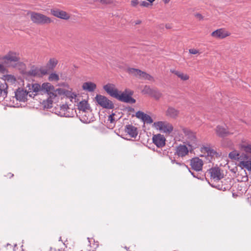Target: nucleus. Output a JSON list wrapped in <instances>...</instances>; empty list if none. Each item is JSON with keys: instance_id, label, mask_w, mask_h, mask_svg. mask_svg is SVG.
<instances>
[{"instance_id": "6e6552de", "label": "nucleus", "mask_w": 251, "mask_h": 251, "mask_svg": "<svg viewBox=\"0 0 251 251\" xmlns=\"http://www.w3.org/2000/svg\"><path fill=\"white\" fill-rule=\"evenodd\" d=\"M95 99L98 103L103 108L112 109L114 107L113 102L104 96L97 95Z\"/></svg>"}, {"instance_id": "412c9836", "label": "nucleus", "mask_w": 251, "mask_h": 251, "mask_svg": "<svg viewBox=\"0 0 251 251\" xmlns=\"http://www.w3.org/2000/svg\"><path fill=\"white\" fill-rule=\"evenodd\" d=\"M126 72L130 75L134 76L138 79H141L142 75L144 72L141 70L133 68H128L126 69Z\"/></svg>"}, {"instance_id": "b1692460", "label": "nucleus", "mask_w": 251, "mask_h": 251, "mask_svg": "<svg viewBox=\"0 0 251 251\" xmlns=\"http://www.w3.org/2000/svg\"><path fill=\"white\" fill-rule=\"evenodd\" d=\"M179 114V111L172 106H169L165 112L167 117L172 119H176L178 116Z\"/></svg>"}, {"instance_id": "a18cd8bd", "label": "nucleus", "mask_w": 251, "mask_h": 251, "mask_svg": "<svg viewBox=\"0 0 251 251\" xmlns=\"http://www.w3.org/2000/svg\"><path fill=\"white\" fill-rule=\"evenodd\" d=\"M238 177H239V179L240 178V181H241L246 182V181H247L248 180V176L247 175V173L245 171H244V175H243V176L241 178L240 177V176L239 175L238 176Z\"/></svg>"}, {"instance_id": "09e8293b", "label": "nucleus", "mask_w": 251, "mask_h": 251, "mask_svg": "<svg viewBox=\"0 0 251 251\" xmlns=\"http://www.w3.org/2000/svg\"><path fill=\"white\" fill-rule=\"evenodd\" d=\"M65 89H66L65 88H60L56 89H55V91L56 92V94L62 95H64Z\"/></svg>"}, {"instance_id": "49530a36", "label": "nucleus", "mask_w": 251, "mask_h": 251, "mask_svg": "<svg viewBox=\"0 0 251 251\" xmlns=\"http://www.w3.org/2000/svg\"><path fill=\"white\" fill-rule=\"evenodd\" d=\"M4 64L3 63H0V73L4 74L5 73L8 72V70L4 66Z\"/></svg>"}, {"instance_id": "864d4df0", "label": "nucleus", "mask_w": 251, "mask_h": 251, "mask_svg": "<svg viewBox=\"0 0 251 251\" xmlns=\"http://www.w3.org/2000/svg\"><path fill=\"white\" fill-rule=\"evenodd\" d=\"M139 4L138 0H131V6L135 7Z\"/></svg>"}, {"instance_id": "bf43d9fd", "label": "nucleus", "mask_w": 251, "mask_h": 251, "mask_svg": "<svg viewBox=\"0 0 251 251\" xmlns=\"http://www.w3.org/2000/svg\"><path fill=\"white\" fill-rule=\"evenodd\" d=\"M41 73L43 75H45V74H47V71L46 70H41Z\"/></svg>"}, {"instance_id": "c03bdc74", "label": "nucleus", "mask_w": 251, "mask_h": 251, "mask_svg": "<svg viewBox=\"0 0 251 251\" xmlns=\"http://www.w3.org/2000/svg\"><path fill=\"white\" fill-rule=\"evenodd\" d=\"M48 98L54 100L57 97V94L56 92L55 91V90L54 91L50 92V93L48 94Z\"/></svg>"}, {"instance_id": "2eb2a0df", "label": "nucleus", "mask_w": 251, "mask_h": 251, "mask_svg": "<svg viewBox=\"0 0 251 251\" xmlns=\"http://www.w3.org/2000/svg\"><path fill=\"white\" fill-rule=\"evenodd\" d=\"M211 178L215 181L219 180L224 177V174L219 168H212L209 170Z\"/></svg>"}, {"instance_id": "9d476101", "label": "nucleus", "mask_w": 251, "mask_h": 251, "mask_svg": "<svg viewBox=\"0 0 251 251\" xmlns=\"http://www.w3.org/2000/svg\"><path fill=\"white\" fill-rule=\"evenodd\" d=\"M230 32L224 28L217 29L211 33V36L217 39H223L230 35Z\"/></svg>"}, {"instance_id": "5fc2aeb1", "label": "nucleus", "mask_w": 251, "mask_h": 251, "mask_svg": "<svg viewBox=\"0 0 251 251\" xmlns=\"http://www.w3.org/2000/svg\"><path fill=\"white\" fill-rule=\"evenodd\" d=\"M114 114H112L108 116V121L110 122V123H113L115 121V119L114 118Z\"/></svg>"}, {"instance_id": "a878e982", "label": "nucleus", "mask_w": 251, "mask_h": 251, "mask_svg": "<svg viewBox=\"0 0 251 251\" xmlns=\"http://www.w3.org/2000/svg\"><path fill=\"white\" fill-rule=\"evenodd\" d=\"M96 88V84L91 81L85 82L83 83L82 85V88L83 90L89 92L94 91Z\"/></svg>"}, {"instance_id": "c9c22d12", "label": "nucleus", "mask_w": 251, "mask_h": 251, "mask_svg": "<svg viewBox=\"0 0 251 251\" xmlns=\"http://www.w3.org/2000/svg\"><path fill=\"white\" fill-rule=\"evenodd\" d=\"M141 79L147 80L150 81H154L153 77L145 72H144V74L142 75Z\"/></svg>"}, {"instance_id": "aec40b11", "label": "nucleus", "mask_w": 251, "mask_h": 251, "mask_svg": "<svg viewBox=\"0 0 251 251\" xmlns=\"http://www.w3.org/2000/svg\"><path fill=\"white\" fill-rule=\"evenodd\" d=\"M126 72L130 75L134 76L138 79H141L142 75L144 72L141 70L133 68H128L126 69Z\"/></svg>"}, {"instance_id": "0eeeda50", "label": "nucleus", "mask_w": 251, "mask_h": 251, "mask_svg": "<svg viewBox=\"0 0 251 251\" xmlns=\"http://www.w3.org/2000/svg\"><path fill=\"white\" fill-rule=\"evenodd\" d=\"M133 94V91L128 89L125 90L123 92L119 91V97H117L116 99L122 101L134 103L136 100L131 97Z\"/></svg>"}, {"instance_id": "39448f33", "label": "nucleus", "mask_w": 251, "mask_h": 251, "mask_svg": "<svg viewBox=\"0 0 251 251\" xmlns=\"http://www.w3.org/2000/svg\"><path fill=\"white\" fill-rule=\"evenodd\" d=\"M152 126L155 129L160 131L161 132L169 135L173 130V125L168 121H160L153 123Z\"/></svg>"}, {"instance_id": "72a5a7b5", "label": "nucleus", "mask_w": 251, "mask_h": 251, "mask_svg": "<svg viewBox=\"0 0 251 251\" xmlns=\"http://www.w3.org/2000/svg\"><path fill=\"white\" fill-rule=\"evenodd\" d=\"M53 101L54 100L48 98L46 100H44L42 102L44 107L45 108H51L52 107Z\"/></svg>"}, {"instance_id": "20e7f679", "label": "nucleus", "mask_w": 251, "mask_h": 251, "mask_svg": "<svg viewBox=\"0 0 251 251\" xmlns=\"http://www.w3.org/2000/svg\"><path fill=\"white\" fill-rule=\"evenodd\" d=\"M30 18L33 24L39 25H49L52 22L51 19L46 15L36 12L29 13Z\"/></svg>"}, {"instance_id": "e2e57ef3", "label": "nucleus", "mask_w": 251, "mask_h": 251, "mask_svg": "<svg viewBox=\"0 0 251 251\" xmlns=\"http://www.w3.org/2000/svg\"><path fill=\"white\" fill-rule=\"evenodd\" d=\"M165 27H166V28H171V27H170V26H169V25H166Z\"/></svg>"}, {"instance_id": "393cba45", "label": "nucleus", "mask_w": 251, "mask_h": 251, "mask_svg": "<svg viewBox=\"0 0 251 251\" xmlns=\"http://www.w3.org/2000/svg\"><path fill=\"white\" fill-rule=\"evenodd\" d=\"M125 132L131 137H136L138 134L137 128L132 125H127L125 126Z\"/></svg>"}, {"instance_id": "5701e85b", "label": "nucleus", "mask_w": 251, "mask_h": 251, "mask_svg": "<svg viewBox=\"0 0 251 251\" xmlns=\"http://www.w3.org/2000/svg\"><path fill=\"white\" fill-rule=\"evenodd\" d=\"M126 72L130 75L134 76L138 79H141L142 75L144 72L141 70L133 68H128L126 69Z\"/></svg>"}, {"instance_id": "bb28decb", "label": "nucleus", "mask_w": 251, "mask_h": 251, "mask_svg": "<svg viewBox=\"0 0 251 251\" xmlns=\"http://www.w3.org/2000/svg\"><path fill=\"white\" fill-rule=\"evenodd\" d=\"M8 85L6 82H0V99L4 100L7 95Z\"/></svg>"}, {"instance_id": "f8f14e48", "label": "nucleus", "mask_w": 251, "mask_h": 251, "mask_svg": "<svg viewBox=\"0 0 251 251\" xmlns=\"http://www.w3.org/2000/svg\"><path fill=\"white\" fill-rule=\"evenodd\" d=\"M103 88L110 96L116 99L117 97H119V91L114 84L108 83L104 85Z\"/></svg>"}, {"instance_id": "f704fd0d", "label": "nucleus", "mask_w": 251, "mask_h": 251, "mask_svg": "<svg viewBox=\"0 0 251 251\" xmlns=\"http://www.w3.org/2000/svg\"><path fill=\"white\" fill-rule=\"evenodd\" d=\"M30 87L31 88L32 90L36 93V94L33 95L34 96L36 95L39 91H42V85L41 86L38 83L31 84Z\"/></svg>"}, {"instance_id": "ddd939ff", "label": "nucleus", "mask_w": 251, "mask_h": 251, "mask_svg": "<svg viewBox=\"0 0 251 251\" xmlns=\"http://www.w3.org/2000/svg\"><path fill=\"white\" fill-rule=\"evenodd\" d=\"M239 149L247 154H251V142L245 139H242L238 144Z\"/></svg>"}, {"instance_id": "37998d69", "label": "nucleus", "mask_w": 251, "mask_h": 251, "mask_svg": "<svg viewBox=\"0 0 251 251\" xmlns=\"http://www.w3.org/2000/svg\"><path fill=\"white\" fill-rule=\"evenodd\" d=\"M153 90V89H151L149 86H145L144 89L143 90V92L144 94H147L151 95Z\"/></svg>"}, {"instance_id": "4d7b16f0", "label": "nucleus", "mask_w": 251, "mask_h": 251, "mask_svg": "<svg viewBox=\"0 0 251 251\" xmlns=\"http://www.w3.org/2000/svg\"><path fill=\"white\" fill-rule=\"evenodd\" d=\"M85 115H84L82 117V120L84 123H89L90 120H88L87 118H85Z\"/></svg>"}, {"instance_id": "6e6d98bb", "label": "nucleus", "mask_w": 251, "mask_h": 251, "mask_svg": "<svg viewBox=\"0 0 251 251\" xmlns=\"http://www.w3.org/2000/svg\"><path fill=\"white\" fill-rule=\"evenodd\" d=\"M140 5L143 7H148L149 5V3L145 1H143L140 3Z\"/></svg>"}, {"instance_id": "58836bf2", "label": "nucleus", "mask_w": 251, "mask_h": 251, "mask_svg": "<svg viewBox=\"0 0 251 251\" xmlns=\"http://www.w3.org/2000/svg\"><path fill=\"white\" fill-rule=\"evenodd\" d=\"M68 89H65L64 95L67 98H70L72 96H75V93L73 92L72 88L68 87Z\"/></svg>"}, {"instance_id": "052dcab7", "label": "nucleus", "mask_w": 251, "mask_h": 251, "mask_svg": "<svg viewBox=\"0 0 251 251\" xmlns=\"http://www.w3.org/2000/svg\"><path fill=\"white\" fill-rule=\"evenodd\" d=\"M14 176L13 174H11V173H9L7 175V177H9V178L11 177H13Z\"/></svg>"}, {"instance_id": "423d86ee", "label": "nucleus", "mask_w": 251, "mask_h": 251, "mask_svg": "<svg viewBox=\"0 0 251 251\" xmlns=\"http://www.w3.org/2000/svg\"><path fill=\"white\" fill-rule=\"evenodd\" d=\"M55 113L61 117H73V110L67 104H62L55 107Z\"/></svg>"}, {"instance_id": "1a4fd4ad", "label": "nucleus", "mask_w": 251, "mask_h": 251, "mask_svg": "<svg viewBox=\"0 0 251 251\" xmlns=\"http://www.w3.org/2000/svg\"><path fill=\"white\" fill-rule=\"evenodd\" d=\"M50 14L55 17L64 20H69L71 18V14L70 13L57 8L51 9Z\"/></svg>"}, {"instance_id": "dca6fc26", "label": "nucleus", "mask_w": 251, "mask_h": 251, "mask_svg": "<svg viewBox=\"0 0 251 251\" xmlns=\"http://www.w3.org/2000/svg\"><path fill=\"white\" fill-rule=\"evenodd\" d=\"M27 92L24 89L19 88L15 92V97L17 100L20 101H25L27 100Z\"/></svg>"}, {"instance_id": "7c9ffc66", "label": "nucleus", "mask_w": 251, "mask_h": 251, "mask_svg": "<svg viewBox=\"0 0 251 251\" xmlns=\"http://www.w3.org/2000/svg\"><path fill=\"white\" fill-rule=\"evenodd\" d=\"M55 90L54 87L49 82H45L42 84V91L47 94Z\"/></svg>"}, {"instance_id": "3c124183", "label": "nucleus", "mask_w": 251, "mask_h": 251, "mask_svg": "<svg viewBox=\"0 0 251 251\" xmlns=\"http://www.w3.org/2000/svg\"><path fill=\"white\" fill-rule=\"evenodd\" d=\"M76 98H77V94L75 93V96H72L68 99L70 100V101L72 102H76Z\"/></svg>"}, {"instance_id": "a211bd4d", "label": "nucleus", "mask_w": 251, "mask_h": 251, "mask_svg": "<svg viewBox=\"0 0 251 251\" xmlns=\"http://www.w3.org/2000/svg\"><path fill=\"white\" fill-rule=\"evenodd\" d=\"M136 117L147 124H150L153 123V120L151 117L142 111H139L137 112L136 113Z\"/></svg>"}, {"instance_id": "ea45409f", "label": "nucleus", "mask_w": 251, "mask_h": 251, "mask_svg": "<svg viewBox=\"0 0 251 251\" xmlns=\"http://www.w3.org/2000/svg\"><path fill=\"white\" fill-rule=\"evenodd\" d=\"M68 89H65L64 95L67 98H70L72 96H75V93L73 92L72 88L68 87Z\"/></svg>"}, {"instance_id": "0e129e2a", "label": "nucleus", "mask_w": 251, "mask_h": 251, "mask_svg": "<svg viewBox=\"0 0 251 251\" xmlns=\"http://www.w3.org/2000/svg\"><path fill=\"white\" fill-rule=\"evenodd\" d=\"M81 251H85V249H84V250H81Z\"/></svg>"}, {"instance_id": "de8ad7c7", "label": "nucleus", "mask_w": 251, "mask_h": 251, "mask_svg": "<svg viewBox=\"0 0 251 251\" xmlns=\"http://www.w3.org/2000/svg\"><path fill=\"white\" fill-rule=\"evenodd\" d=\"M189 52L192 54H200L201 53L199 50L194 48L189 49Z\"/></svg>"}, {"instance_id": "79ce46f5", "label": "nucleus", "mask_w": 251, "mask_h": 251, "mask_svg": "<svg viewBox=\"0 0 251 251\" xmlns=\"http://www.w3.org/2000/svg\"><path fill=\"white\" fill-rule=\"evenodd\" d=\"M31 84L28 83L26 86V89L25 90L27 92V95L29 96L30 97H32L33 94V93H34L33 91L32 90L31 88H30V86H31Z\"/></svg>"}, {"instance_id": "13d9d810", "label": "nucleus", "mask_w": 251, "mask_h": 251, "mask_svg": "<svg viewBox=\"0 0 251 251\" xmlns=\"http://www.w3.org/2000/svg\"><path fill=\"white\" fill-rule=\"evenodd\" d=\"M142 24V21L141 20H137L135 21V24L136 25H140Z\"/></svg>"}, {"instance_id": "e433bc0d", "label": "nucleus", "mask_w": 251, "mask_h": 251, "mask_svg": "<svg viewBox=\"0 0 251 251\" xmlns=\"http://www.w3.org/2000/svg\"><path fill=\"white\" fill-rule=\"evenodd\" d=\"M150 96L154 98L155 100H159L161 97L162 94L159 91L153 89Z\"/></svg>"}, {"instance_id": "6ab92c4d", "label": "nucleus", "mask_w": 251, "mask_h": 251, "mask_svg": "<svg viewBox=\"0 0 251 251\" xmlns=\"http://www.w3.org/2000/svg\"><path fill=\"white\" fill-rule=\"evenodd\" d=\"M215 130L217 135L219 137H225L231 134L225 126H217Z\"/></svg>"}, {"instance_id": "4c0bfd02", "label": "nucleus", "mask_w": 251, "mask_h": 251, "mask_svg": "<svg viewBox=\"0 0 251 251\" xmlns=\"http://www.w3.org/2000/svg\"><path fill=\"white\" fill-rule=\"evenodd\" d=\"M48 79L50 81H57L59 80V76L57 74L52 73L50 75Z\"/></svg>"}, {"instance_id": "4be33fe9", "label": "nucleus", "mask_w": 251, "mask_h": 251, "mask_svg": "<svg viewBox=\"0 0 251 251\" xmlns=\"http://www.w3.org/2000/svg\"><path fill=\"white\" fill-rule=\"evenodd\" d=\"M126 72L130 75L134 76L138 79H141L142 75L144 72L141 70L133 68H128L126 69Z\"/></svg>"}, {"instance_id": "473e14b6", "label": "nucleus", "mask_w": 251, "mask_h": 251, "mask_svg": "<svg viewBox=\"0 0 251 251\" xmlns=\"http://www.w3.org/2000/svg\"><path fill=\"white\" fill-rule=\"evenodd\" d=\"M58 60L54 57L50 58L47 63V67L50 70H53L58 64Z\"/></svg>"}, {"instance_id": "cd10ccee", "label": "nucleus", "mask_w": 251, "mask_h": 251, "mask_svg": "<svg viewBox=\"0 0 251 251\" xmlns=\"http://www.w3.org/2000/svg\"><path fill=\"white\" fill-rule=\"evenodd\" d=\"M172 73L177 76L181 80L187 81L189 79V75L185 73L178 70H171Z\"/></svg>"}, {"instance_id": "603ef678", "label": "nucleus", "mask_w": 251, "mask_h": 251, "mask_svg": "<svg viewBox=\"0 0 251 251\" xmlns=\"http://www.w3.org/2000/svg\"><path fill=\"white\" fill-rule=\"evenodd\" d=\"M100 2L101 4H109L112 3V0H100Z\"/></svg>"}, {"instance_id": "a19ab883", "label": "nucleus", "mask_w": 251, "mask_h": 251, "mask_svg": "<svg viewBox=\"0 0 251 251\" xmlns=\"http://www.w3.org/2000/svg\"><path fill=\"white\" fill-rule=\"evenodd\" d=\"M68 89H65L64 95L67 98H70L72 96H75V93L73 92L72 88L68 87Z\"/></svg>"}, {"instance_id": "680f3d73", "label": "nucleus", "mask_w": 251, "mask_h": 251, "mask_svg": "<svg viewBox=\"0 0 251 251\" xmlns=\"http://www.w3.org/2000/svg\"><path fill=\"white\" fill-rule=\"evenodd\" d=\"M163 1L165 4H167L169 2L170 0H163Z\"/></svg>"}, {"instance_id": "8fccbe9b", "label": "nucleus", "mask_w": 251, "mask_h": 251, "mask_svg": "<svg viewBox=\"0 0 251 251\" xmlns=\"http://www.w3.org/2000/svg\"><path fill=\"white\" fill-rule=\"evenodd\" d=\"M195 17L199 20H202L203 19V16L200 13H196L194 14Z\"/></svg>"}, {"instance_id": "4468645a", "label": "nucleus", "mask_w": 251, "mask_h": 251, "mask_svg": "<svg viewBox=\"0 0 251 251\" xmlns=\"http://www.w3.org/2000/svg\"><path fill=\"white\" fill-rule=\"evenodd\" d=\"M152 142L158 148H162L165 145L166 138L160 133L156 134L153 135Z\"/></svg>"}, {"instance_id": "f03ea898", "label": "nucleus", "mask_w": 251, "mask_h": 251, "mask_svg": "<svg viewBox=\"0 0 251 251\" xmlns=\"http://www.w3.org/2000/svg\"><path fill=\"white\" fill-rule=\"evenodd\" d=\"M0 62L8 67H16L21 63L20 53L16 51L9 50L4 55H0Z\"/></svg>"}, {"instance_id": "f3484780", "label": "nucleus", "mask_w": 251, "mask_h": 251, "mask_svg": "<svg viewBox=\"0 0 251 251\" xmlns=\"http://www.w3.org/2000/svg\"><path fill=\"white\" fill-rule=\"evenodd\" d=\"M228 157L231 159L238 160L239 161L244 159H247L249 158L247 154H243L241 155L240 152L236 150L230 152L228 154Z\"/></svg>"}, {"instance_id": "f257e3e1", "label": "nucleus", "mask_w": 251, "mask_h": 251, "mask_svg": "<svg viewBox=\"0 0 251 251\" xmlns=\"http://www.w3.org/2000/svg\"><path fill=\"white\" fill-rule=\"evenodd\" d=\"M182 130L186 138L185 145L180 144L176 147L175 152V155L180 157L186 156L189 151L191 152L198 146L195 134L187 128H183Z\"/></svg>"}, {"instance_id": "c756f323", "label": "nucleus", "mask_w": 251, "mask_h": 251, "mask_svg": "<svg viewBox=\"0 0 251 251\" xmlns=\"http://www.w3.org/2000/svg\"><path fill=\"white\" fill-rule=\"evenodd\" d=\"M0 78L4 81V82L8 83L10 84H14L16 82L15 76L12 75H3Z\"/></svg>"}, {"instance_id": "9b49d317", "label": "nucleus", "mask_w": 251, "mask_h": 251, "mask_svg": "<svg viewBox=\"0 0 251 251\" xmlns=\"http://www.w3.org/2000/svg\"><path fill=\"white\" fill-rule=\"evenodd\" d=\"M190 165L192 170L196 172H200L202 170L203 161L199 157H195L190 159Z\"/></svg>"}, {"instance_id": "c85d7f7f", "label": "nucleus", "mask_w": 251, "mask_h": 251, "mask_svg": "<svg viewBox=\"0 0 251 251\" xmlns=\"http://www.w3.org/2000/svg\"><path fill=\"white\" fill-rule=\"evenodd\" d=\"M78 109L83 112L86 113L90 110V106L88 101L83 100L80 101L77 105Z\"/></svg>"}, {"instance_id": "7ed1b4c3", "label": "nucleus", "mask_w": 251, "mask_h": 251, "mask_svg": "<svg viewBox=\"0 0 251 251\" xmlns=\"http://www.w3.org/2000/svg\"><path fill=\"white\" fill-rule=\"evenodd\" d=\"M199 150L201 153L200 157H204L209 162L220 155L219 153L209 144L202 145Z\"/></svg>"}, {"instance_id": "2f4dec72", "label": "nucleus", "mask_w": 251, "mask_h": 251, "mask_svg": "<svg viewBox=\"0 0 251 251\" xmlns=\"http://www.w3.org/2000/svg\"><path fill=\"white\" fill-rule=\"evenodd\" d=\"M239 166L242 168H245L248 171L251 172V160L244 159L240 160L239 163Z\"/></svg>"}]
</instances>
